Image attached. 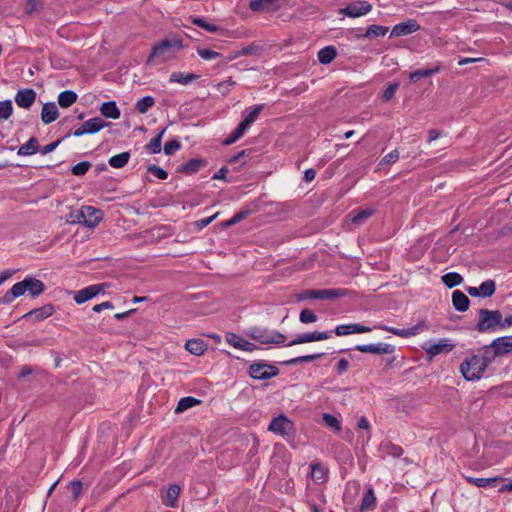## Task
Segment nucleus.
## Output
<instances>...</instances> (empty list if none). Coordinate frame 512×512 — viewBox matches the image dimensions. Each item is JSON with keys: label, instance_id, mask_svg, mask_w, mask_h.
Masks as SVG:
<instances>
[{"label": "nucleus", "instance_id": "nucleus-1", "mask_svg": "<svg viewBox=\"0 0 512 512\" xmlns=\"http://www.w3.org/2000/svg\"><path fill=\"white\" fill-rule=\"evenodd\" d=\"M501 311L481 308L475 330L479 333H492L500 330Z\"/></svg>", "mask_w": 512, "mask_h": 512}, {"label": "nucleus", "instance_id": "nucleus-2", "mask_svg": "<svg viewBox=\"0 0 512 512\" xmlns=\"http://www.w3.org/2000/svg\"><path fill=\"white\" fill-rule=\"evenodd\" d=\"M479 354L471 353L460 365V372L466 381H476L483 377L486 368L481 364Z\"/></svg>", "mask_w": 512, "mask_h": 512}, {"label": "nucleus", "instance_id": "nucleus-3", "mask_svg": "<svg viewBox=\"0 0 512 512\" xmlns=\"http://www.w3.org/2000/svg\"><path fill=\"white\" fill-rule=\"evenodd\" d=\"M348 290L346 289H308L303 290L300 293L296 294L298 301H303L306 299H319V300H333L339 297H343L348 295Z\"/></svg>", "mask_w": 512, "mask_h": 512}, {"label": "nucleus", "instance_id": "nucleus-4", "mask_svg": "<svg viewBox=\"0 0 512 512\" xmlns=\"http://www.w3.org/2000/svg\"><path fill=\"white\" fill-rule=\"evenodd\" d=\"M248 336L260 344H283L287 337L279 331L254 327Z\"/></svg>", "mask_w": 512, "mask_h": 512}, {"label": "nucleus", "instance_id": "nucleus-5", "mask_svg": "<svg viewBox=\"0 0 512 512\" xmlns=\"http://www.w3.org/2000/svg\"><path fill=\"white\" fill-rule=\"evenodd\" d=\"M182 49V40L179 38L164 39L161 42L155 44L152 47L151 53L147 59V64L151 63L156 58H162L164 61L166 55L169 54L173 49Z\"/></svg>", "mask_w": 512, "mask_h": 512}, {"label": "nucleus", "instance_id": "nucleus-6", "mask_svg": "<svg viewBox=\"0 0 512 512\" xmlns=\"http://www.w3.org/2000/svg\"><path fill=\"white\" fill-rule=\"evenodd\" d=\"M109 123L105 122L100 117H94L87 121H85L79 128H77L73 132H68L67 135L64 138L69 137L70 135H73L75 137H80L85 134H94L99 132L104 127L108 126Z\"/></svg>", "mask_w": 512, "mask_h": 512}, {"label": "nucleus", "instance_id": "nucleus-7", "mask_svg": "<svg viewBox=\"0 0 512 512\" xmlns=\"http://www.w3.org/2000/svg\"><path fill=\"white\" fill-rule=\"evenodd\" d=\"M102 219V212L91 206H84L80 210L78 222L84 223L85 226L92 228L96 226Z\"/></svg>", "mask_w": 512, "mask_h": 512}, {"label": "nucleus", "instance_id": "nucleus-8", "mask_svg": "<svg viewBox=\"0 0 512 512\" xmlns=\"http://www.w3.org/2000/svg\"><path fill=\"white\" fill-rule=\"evenodd\" d=\"M455 347V344L450 343L448 339H441L438 343H432V341L425 342L422 345V349L429 355L431 358L435 357L441 353H448L452 351Z\"/></svg>", "mask_w": 512, "mask_h": 512}, {"label": "nucleus", "instance_id": "nucleus-9", "mask_svg": "<svg viewBox=\"0 0 512 512\" xmlns=\"http://www.w3.org/2000/svg\"><path fill=\"white\" fill-rule=\"evenodd\" d=\"M293 429V422L284 414L274 417L268 426V430L281 436L288 435Z\"/></svg>", "mask_w": 512, "mask_h": 512}, {"label": "nucleus", "instance_id": "nucleus-10", "mask_svg": "<svg viewBox=\"0 0 512 512\" xmlns=\"http://www.w3.org/2000/svg\"><path fill=\"white\" fill-rule=\"evenodd\" d=\"M378 328L388 331L394 335H397V336H400L403 338H408V337L416 336L417 334H419L421 331H423L424 329L427 328V325H426L425 321L421 320L416 325H414L408 329H398V328H394V327H388L385 325H379Z\"/></svg>", "mask_w": 512, "mask_h": 512}, {"label": "nucleus", "instance_id": "nucleus-11", "mask_svg": "<svg viewBox=\"0 0 512 512\" xmlns=\"http://www.w3.org/2000/svg\"><path fill=\"white\" fill-rule=\"evenodd\" d=\"M106 286L107 284L101 283L85 287L75 294L74 300L77 304H82L103 292Z\"/></svg>", "mask_w": 512, "mask_h": 512}, {"label": "nucleus", "instance_id": "nucleus-12", "mask_svg": "<svg viewBox=\"0 0 512 512\" xmlns=\"http://www.w3.org/2000/svg\"><path fill=\"white\" fill-rule=\"evenodd\" d=\"M330 337H331L330 332L314 331V332L299 334L293 340H291L287 344V346H294V345L303 344V343L322 341V340L328 339Z\"/></svg>", "mask_w": 512, "mask_h": 512}, {"label": "nucleus", "instance_id": "nucleus-13", "mask_svg": "<svg viewBox=\"0 0 512 512\" xmlns=\"http://www.w3.org/2000/svg\"><path fill=\"white\" fill-rule=\"evenodd\" d=\"M420 29V25L415 19H409L395 25L390 33V37H402L410 35Z\"/></svg>", "mask_w": 512, "mask_h": 512}, {"label": "nucleus", "instance_id": "nucleus-14", "mask_svg": "<svg viewBox=\"0 0 512 512\" xmlns=\"http://www.w3.org/2000/svg\"><path fill=\"white\" fill-rule=\"evenodd\" d=\"M354 350L362 353L392 354L395 352V346L386 343L363 344L354 346Z\"/></svg>", "mask_w": 512, "mask_h": 512}, {"label": "nucleus", "instance_id": "nucleus-15", "mask_svg": "<svg viewBox=\"0 0 512 512\" xmlns=\"http://www.w3.org/2000/svg\"><path fill=\"white\" fill-rule=\"evenodd\" d=\"M36 92L32 88L20 89L15 95L16 104L24 109H29L36 100Z\"/></svg>", "mask_w": 512, "mask_h": 512}, {"label": "nucleus", "instance_id": "nucleus-16", "mask_svg": "<svg viewBox=\"0 0 512 512\" xmlns=\"http://www.w3.org/2000/svg\"><path fill=\"white\" fill-rule=\"evenodd\" d=\"M356 31L357 32L354 33V38H376L386 35V33L389 31V28L380 25H370L367 27L364 33H362L363 29L361 28L357 29Z\"/></svg>", "mask_w": 512, "mask_h": 512}, {"label": "nucleus", "instance_id": "nucleus-17", "mask_svg": "<svg viewBox=\"0 0 512 512\" xmlns=\"http://www.w3.org/2000/svg\"><path fill=\"white\" fill-rule=\"evenodd\" d=\"M207 164V161L202 158H193L188 160L187 162L179 165L177 167V172L183 173L186 175H192L200 170L201 167H204Z\"/></svg>", "mask_w": 512, "mask_h": 512}, {"label": "nucleus", "instance_id": "nucleus-18", "mask_svg": "<svg viewBox=\"0 0 512 512\" xmlns=\"http://www.w3.org/2000/svg\"><path fill=\"white\" fill-rule=\"evenodd\" d=\"M496 355H507L512 352V335L502 336L492 341Z\"/></svg>", "mask_w": 512, "mask_h": 512}, {"label": "nucleus", "instance_id": "nucleus-19", "mask_svg": "<svg viewBox=\"0 0 512 512\" xmlns=\"http://www.w3.org/2000/svg\"><path fill=\"white\" fill-rule=\"evenodd\" d=\"M59 117V111L54 102H47L43 105L41 111V120L44 124H50Z\"/></svg>", "mask_w": 512, "mask_h": 512}, {"label": "nucleus", "instance_id": "nucleus-20", "mask_svg": "<svg viewBox=\"0 0 512 512\" xmlns=\"http://www.w3.org/2000/svg\"><path fill=\"white\" fill-rule=\"evenodd\" d=\"M55 311V308L52 304H45L42 307L33 309L23 315V318L34 317L35 321H42L48 317H50Z\"/></svg>", "mask_w": 512, "mask_h": 512}, {"label": "nucleus", "instance_id": "nucleus-21", "mask_svg": "<svg viewBox=\"0 0 512 512\" xmlns=\"http://www.w3.org/2000/svg\"><path fill=\"white\" fill-rule=\"evenodd\" d=\"M478 354L480 355L482 361L481 364L483 368H488L491 363L495 361L497 357H502V355H496L495 348L492 346V342L489 345H484L478 350Z\"/></svg>", "mask_w": 512, "mask_h": 512}, {"label": "nucleus", "instance_id": "nucleus-22", "mask_svg": "<svg viewBox=\"0 0 512 512\" xmlns=\"http://www.w3.org/2000/svg\"><path fill=\"white\" fill-rule=\"evenodd\" d=\"M24 285L26 292L28 291L32 297H37L45 291V284L34 277H28L24 279Z\"/></svg>", "mask_w": 512, "mask_h": 512}, {"label": "nucleus", "instance_id": "nucleus-23", "mask_svg": "<svg viewBox=\"0 0 512 512\" xmlns=\"http://www.w3.org/2000/svg\"><path fill=\"white\" fill-rule=\"evenodd\" d=\"M452 304L455 310L465 312L469 309L470 299L462 291L455 290L452 293Z\"/></svg>", "mask_w": 512, "mask_h": 512}, {"label": "nucleus", "instance_id": "nucleus-24", "mask_svg": "<svg viewBox=\"0 0 512 512\" xmlns=\"http://www.w3.org/2000/svg\"><path fill=\"white\" fill-rule=\"evenodd\" d=\"M181 492V487L177 484H172L168 487L166 496L162 498V503L166 507L175 508Z\"/></svg>", "mask_w": 512, "mask_h": 512}, {"label": "nucleus", "instance_id": "nucleus-25", "mask_svg": "<svg viewBox=\"0 0 512 512\" xmlns=\"http://www.w3.org/2000/svg\"><path fill=\"white\" fill-rule=\"evenodd\" d=\"M377 499L372 487H369L362 497L359 512H368L375 509Z\"/></svg>", "mask_w": 512, "mask_h": 512}, {"label": "nucleus", "instance_id": "nucleus-26", "mask_svg": "<svg viewBox=\"0 0 512 512\" xmlns=\"http://www.w3.org/2000/svg\"><path fill=\"white\" fill-rule=\"evenodd\" d=\"M466 481L470 484L475 485L476 487H495L498 482L504 481V478L501 476H495L491 478H475V477H466Z\"/></svg>", "mask_w": 512, "mask_h": 512}, {"label": "nucleus", "instance_id": "nucleus-27", "mask_svg": "<svg viewBox=\"0 0 512 512\" xmlns=\"http://www.w3.org/2000/svg\"><path fill=\"white\" fill-rule=\"evenodd\" d=\"M185 348L191 354L200 356L206 352L208 345L201 339H191L186 342Z\"/></svg>", "mask_w": 512, "mask_h": 512}, {"label": "nucleus", "instance_id": "nucleus-28", "mask_svg": "<svg viewBox=\"0 0 512 512\" xmlns=\"http://www.w3.org/2000/svg\"><path fill=\"white\" fill-rule=\"evenodd\" d=\"M40 150L39 142L36 137H31L25 144L19 147L17 154L19 156H28L37 153Z\"/></svg>", "mask_w": 512, "mask_h": 512}, {"label": "nucleus", "instance_id": "nucleus-29", "mask_svg": "<svg viewBox=\"0 0 512 512\" xmlns=\"http://www.w3.org/2000/svg\"><path fill=\"white\" fill-rule=\"evenodd\" d=\"M100 112L105 118L118 119L120 117V110L115 101L102 103Z\"/></svg>", "mask_w": 512, "mask_h": 512}, {"label": "nucleus", "instance_id": "nucleus-30", "mask_svg": "<svg viewBox=\"0 0 512 512\" xmlns=\"http://www.w3.org/2000/svg\"><path fill=\"white\" fill-rule=\"evenodd\" d=\"M198 78L199 75L194 73L173 72L170 75L169 82L187 85L190 82L197 80Z\"/></svg>", "mask_w": 512, "mask_h": 512}, {"label": "nucleus", "instance_id": "nucleus-31", "mask_svg": "<svg viewBox=\"0 0 512 512\" xmlns=\"http://www.w3.org/2000/svg\"><path fill=\"white\" fill-rule=\"evenodd\" d=\"M78 95L72 90H65L58 95V104L62 108H68L77 101Z\"/></svg>", "mask_w": 512, "mask_h": 512}, {"label": "nucleus", "instance_id": "nucleus-32", "mask_svg": "<svg viewBox=\"0 0 512 512\" xmlns=\"http://www.w3.org/2000/svg\"><path fill=\"white\" fill-rule=\"evenodd\" d=\"M277 1L278 0H251L249 2V8L253 12L269 11Z\"/></svg>", "mask_w": 512, "mask_h": 512}, {"label": "nucleus", "instance_id": "nucleus-33", "mask_svg": "<svg viewBox=\"0 0 512 512\" xmlns=\"http://www.w3.org/2000/svg\"><path fill=\"white\" fill-rule=\"evenodd\" d=\"M337 55L336 49L333 46H326L318 52V60L321 64L331 63Z\"/></svg>", "mask_w": 512, "mask_h": 512}, {"label": "nucleus", "instance_id": "nucleus-34", "mask_svg": "<svg viewBox=\"0 0 512 512\" xmlns=\"http://www.w3.org/2000/svg\"><path fill=\"white\" fill-rule=\"evenodd\" d=\"M189 20L191 21L192 24H194L210 33H216L221 30V28L219 26L207 22L202 17L190 16Z\"/></svg>", "mask_w": 512, "mask_h": 512}, {"label": "nucleus", "instance_id": "nucleus-35", "mask_svg": "<svg viewBox=\"0 0 512 512\" xmlns=\"http://www.w3.org/2000/svg\"><path fill=\"white\" fill-rule=\"evenodd\" d=\"M322 356H323L322 353L304 355V356H299L296 358H292L290 360L280 362L279 364L285 365V366H291V365H296V364H301V363H309V362H312V361H315V360L321 358Z\"/></svg>", "mask_w": 512, "mask_h": 512}, {"label": "nucleus", "instance_id": "nucleus-36", "mask_svg": "<svg viewBox=\"0 0 512 512\" xmlns=\"http://www.w3.org/2000/svg\"><path fill=\"white\" fill-rule=\"evenodd\" d=\"M439 67L435 68H425V69H417L410 73V81L411 82H417L422 78H428L432 76L433 74L437 73L439 71Z\"/></svg>", "mask_w": 512, "mask_h": 512}, {"label": "nucleus", "instance_id": "nucleus-37", "mask_svg": "<svg viewBox=\"0 0 512 512\" xmlns=\"http://www.w3.org/2000/svg\"><path fill=\"white\" fill-rule=\"evenodd\" d=\"M249 126L241 121L236 129L223 141L224 145H231L243 136Z\"/></svg>", "mask_w": 512, "mask_h": 512}, {"label": "nucleus", "instance_id": "nucleus-38", "mask_svg": "<svg viewBox=\"0 0 512 512\" xmlns=\"http://www.w3.org/2000/svg\"><path fill=\"white\" fill-rule=\"evenodd\" d=\"M376 210L372 207L361 208L354 211V225H360L364 223L368 218L374 215Z\"/></svg>", "mask_w": 512, "mask_h": 512}, {"label": "nucleus", "instance_id": "nucleus-39", "mask_svg": "<svg viewBox=\"0 0 512 512\" xmlns=\"http://www.w3.org/2000/svg\"><path fill=\"white\" fill-rule=\"evenodd\" d=\"M441 280L448 288H453L460 285L463 281V277L457 272H449L441 277Z\"/></svg>", "mask_w": 512, "mask_h": 512}, {"label": "nucleus", "instance_id": "nucleus-40", "mask_svg": "<svg viewBox=\"0 0 512 512\" xmlns=\"http://www.w3.org/2000/svg\"><path fill=\"white\" fill-rule=\"evenodd\" d=\"M478 288L480 292V297L490 298L494 295L496 291V284L494 280L488 279L482 282Z\"/></svg>", "mask_w": 512, "mask_h": 512}, {"label": "nucleus", "instance_id": "nucleus-41", "mask_svg": "<svg viewBox=\"0 0 512 512\" xmlns=\"http://www.w3.org/2000/svg\"><path fill=\"white\" fill-rule=\"evenodd\" d=\"M130 159L129 152H122L120 154L112 156L108 163L113 168H123Z\"/></svg>", "mask_w": 512, "mask_h": 512}, {"label": "nucleus", "instance_id": "nucleus-42", "mask_svg": "<svg viewBox=\"0 0 512 512\" xmlns=\"http://www.w3.org/2000/svg\"><path fill=\"white\" fill-rule=\"evenodd\" d=\"M267 363L265 362H255L249 366L248 374L251 378L255 380H264L262 373L265 371Z\"/></svg>", "mask_w": 512, "mask_h": 512}, {"label": "nucleus", "instance_id": "nucleus-43", "mask_svg": "<svg viewBox=\"0 0 512 512\" xmlns=\"http://www.w3.org/2000/svg\"><path fill=\"white\" fill-rule=\"evenodd\" d=\"M199 403H200V400H198L194 397H191V396L183 397L179 400L177 407L175 409V413L184 412L185 410H187Z\"/></svg>", "mask_w": 512, "mask_h": 512}, {"label": "nucleus", "instance_id": "nucleus-44", "mask_svg": "<svg viewBox=\"0 0 512 512\" xmlns=\"http://www.w3.org/2000/svg\"><path fill=\"white\" fill-rule=\"evenodd\" d=\"M154 105L155 99L152 96H145L137 101L135 108L139 113L144 114Z\"/></svg>", "mask_w": 512, "mask_h": 512}, {"label": "nucleus", "instance_id": "nucleus-45", "mask_svg": "<svg viewBox=\"0 0 512 512\" xmlns=\"http://www.w3.org/2000/svg\"><path fill=\"white\" fill-rule=\"evenodd\" d=\"M399 159V151L397 149H394L387 155H385L380 162L377 165L378 170L385 169L386 166L391 165L395 163Z\"/></svg>", "mask_w": 512, "mask_h": 512}, {"label": "nucleus", "instance_id": "nucleus-46", "mask_svg": "<svg viewBox=\"0 0 512 512\" xmlns=\"http://www.w3.org/2000/svg\"><path fill=\"white\" fill-rule=\"evenodd\" d=\"M381 447H382V450L384 453H386L387 455H390L394 458H398L403 454L402 447L399 445H396L390 441L383 443Z\"/></svg>", "mask_w": 512, "mask_h": 512}, {"label": "nucleus", "instance_id": "nucleus-47", "mask_svg": "<svg viewBox=\"0 0 512 512\" xmlns=\"http://www.w3.org/2000/svg\"><path fill=\"white\" fill-rule=\"evenodd\" d=\"M371 9L372 5L367 1L354 2V18L367 14Z\"/></svg>", "mask_w": 512, "mask_h": 512}, {"label": "nucleus", "instance_id": "nucleus-48", "mask_svg": "<svg viewBox=\"0 0 512 512\" xmlns=\"http://www.w3.org/2000/svg\"><path fill=\"white\" fill-rule=\"evenodd\" d=\"M164 132H165V129H163L160 133H158L157 136L152 138L150 140V143L146 146V148L152 154L160 153V151H161V141H162V136H163Z\"/></svg>", "mask_w": 512, "mask_h": 512}, {"label": "nucleus", "instance_id": "nucleus-49", "mask_svg": "<svg viewBox=\"0 0 512 512\" xmlns=\"http://www.w3.org/2000/svg\"><path fill=\"white\" fill-rule=\"evenodd\" d=\"M260 50L261 49L258 45L252 43V44L242 47L241 50L236 52L235 55L233 57H231L230 59H234V58H237L240 56L256 55L259 53Z\"/></svg>", "mask_w": 512, "mask_h": 512}, {"label": "nucleus", "instance_id": "nucleus-50", "mask_svg": "<svg viewBox=\"0 0 512 512\" xmlns=\"http://www.w3.org/2000/svg\"><path fill=\"white\" fill-rule=\"evenodd\" d=\"M226 341L232 345L233 347L237 348V349H241L243 348V344L245 343L246 339L240 337L239 335L233 333V332H228L226 333Z\"/></svg>", "mask_w": 512, "mask_h": 512}, {"label": "nucleus", "instance_id": "nucleus-51", "mask_svg": "<svg viewBox=\"0 0 512 512\" xmlns=\"http://www.w3.org/2000/svg\"><path fill=\"white\" fill-rule=\"evenodd\" d=\"M13 111L11 100H4L0 102V120H7Z\"/></svg>", "mask_w": 512, "mask_h": 512}, {"label": "nucleus", "instance_id": "nucleus-52", "mask_svg": "<svg viewBox=\"0 0 512 512\" xmlns=\"http://www.w3.org/2000/svg\"><path fill=\"white\" fill-rule=\"evenodd\" d=\"M318 319L317 315L310 309L305 308L300 312L299 320L304 324L316 322Z\"/></svg>", "mask_w": 512, "mask_h": 512}, {"label": "nucleus", "instance_id": "nucleus-53", "mask_svg": "<svg viewBox=\"0 0 512 512\" xmlns=\"http://www.w3.org/2000/svg\"><path fill=\"white\" fill-rule=\"evenodd\" d=\"M90 167L91 163L89 161H82L74 165L71 169V172L75 176H83L88 172Z\"/></svg>", "mask_w": 512, "mask_h": 512}, {"label": "nucleus", "instance_id": "nucleus-54", "mask_svg": "<svg viewBox=\"0 0 512 512\" xmlns=\"http://www.w3.org/2000/svg\"><path fill=\"white\" fill-rule=\"evenodd\" d=\"M400 84L398 82H394L388 85V87L383 91L382 99L384 102H389L395 95L398 90Z\"/></svg>", "mask_w": 512, "mask_h": 512}, {"label": "nucleus", "instance_id": "nucleus-55", "mask_svg": "<svg viewBox=\"0 0 512 512\" xmlns=\"http://www.w3.org/2000/svg\"><path fill=\"white\" fill-rule=\"evenodd\" d=\"M264 109V105H256L252 111L242 120L245 124L250 126L258 117L260 112Z\"/></svg>", "mask_w": 512, "mask_h": 512}, {"label": "nucleus", "instance_id": "nucleus-56", "mask_svg": "<svg viewBox=\"0 0 512 512\" xmlns=\"http://www.w3.org/2000/svg\"><path fill=\"white\" fill-rule=\"evenodd\" d=\"M323 422L330 428H333L335 430H340L341 429V426H340V422L339 420L332 414L330 413H324L323 416Z\"/></svg>", "mask_w": 512, "mask_h": 512}, {"label": "nucleus", "instance_id": "nucleus-57", "mask_svg": "<svg viewBox=\"0 0 512 512\" xmlns=\"http://www.w3.org/2000/svg\"><path fill=\"white\" fill-rule=\"evenodd\" d=\"M311 477L315 481H324L325 471L320 464L311 465Z\"/></svg>", "mask_w": 512, "mask_h": 512}, {"label": "nucleus", "instance_id": "nucleus-58", "mask_svg": "<svg viewBox=\"0 0 512 512\" xmlns=\"http://www.w3.org/2000/svg\"><path fill=\"white\" fill-rule=\"evenodd\" d=\"M197 53L204 60H212L221 56L219 52L207 48H197Z\"/></svg>", "mask_w": 512, "mask_h": 512}, {"label": "nucleus", "instance_id": "nucleus-59", "mask_svg": "<svg viewBox=\"0 0 512 512\" xmlns=\"http://www.w3.org/2000/svg\"><path fill=\"white\" fill-rule=\"evenodd\" d=\"M147 171L151 174H153L155 177L161 179V180H165L167 179L168 177V172L165 171L164 169H162L161 167L159 166H156L154 164H150L148 167H147Z\"/></svg>", "mask_w": 512, "mask_h": 512}, {"label": "nucleus", "instance_id": "nucleus-60", "mask_svg": "<svg viewBox=\"0 0 512 512\" xmlns=\"http://www.w3.org/2000/svg\"><path fill=\"white\" fill-rule=\"evenodd\" d=\"M181 148V144L178 140L173 139L171 141H168L164 145V153L165 155H173L177 150Z\"/></svg>", "mask_w": 512, "mask_h": 512}, {"label": "nucleus", "instance_id": "nucleus-61", "mask_svg": "<svg viewBox=\"0 0 512 512\" xmlns=\"http://www.w3.org/2000/svg\"><path fill=\"white\" fill-rule=\"evenodd\" d=\"M235 81H233L231 78L225 81H222L217 84V90L223 95L226 96L231 88L235 86Z\"/></svg>", "mask_w": 512, "mask_h": 512}, {"label": "nucleus", "instance_id": "nucleus-62", "mask_svg": "<svg viewBox=\"0 0 512 512\" xmlns=\"http://www.w3.org/2000/svg\"><path fill=\"white\" fill-rule=\"evenodd\" d=\"M357 428L365 430V432H366V440L370 439L371 428H370L369 421L366 419V417L362 416V417L359 418V420L357 422Z\"/></svg>", "mask_w": 512, "mask_h": 512}, {"label": "nucleus", "instance_id": "nucleus-63", "mask_svg": "<svg viewBox=\"0 0 512 512\" xmlns=\"http://www.w3.org/2000/svg\"><path fill=\"white\" fill-rule=\"evenodd\" d=\"M11 295H13L15 298L20 297L25 294V285L24 280L20 281L12 286L10 289Z\"/></svg>", "mask_w": 512, "mask_h": 512}, {"label": "nucleus", "instance_id": "nucleus-64", "mask_svg": "<svg viewBox=\"0 0 512 512\" xmlns=\"http://www.w3.org/2000/svg\"><path fill=\"white\" fill-rule=\"evenodd\" d=\"M70 489L75 499L79 498L83 490V483L80 480H74L70 483Z\"/></svg>", "mask_w": 512, "mask_h": 512}]
</instances>
